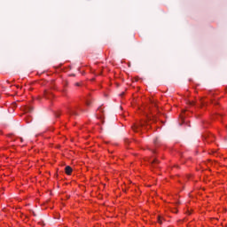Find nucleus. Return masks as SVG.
Here are the masks:
<instances>
[{
  "instance_id": "0eeeda50",
  "label": "nucleus",
  "mask_w": 227,
  "mask_h": 227,
  "mask_svg": "<svg viewBox=\"0 0 227 227\" xmlns=\"http://www.w3.org/2000/svg\"><path fill=\"white\" fill-rule=\"evenodd\" d=\"M158 222L160 223V224H162V217L158 216Z\"/></svg>"
},
{
  "instance_id": "f03ea898",
  "label": "nucleus",
  "mask_w": 227,
  "mask_h": 227,
  "mask_svg": "<svg viewBox=\"0 0 227 227\" xmlns=\"http://www.w3.org/2000/svg\"><path fill=\"white\" fill-rule=\"evenodd\" d=\"M72 171H73L72 167L67 166V167L65 168L66 175H72Z\"/></svg>"
},
{
  "instance_id": "7ed1b4c3",
  "label": "nucleus",
  "mask_w": 227,
  "mask_h": 227,
  "mask_svg": "<svg viewBox=\"0 0 227 227\" xmlns=\"http://www.w3.org/2000/svg\"><path fill=\"white\" fill-rule=\"evenodd\" d=\"M44 97H45V98H52V97H54V95H52V93H51V92H45L44 93Z\"/></svg>"
},
{
  "instance_id": "1a4fd4ad",
  "label": "nucleus",
  "mask_w": 227,
  "mask_h": 227,
  "mask_svg": "<svg viewBox=\"0 0 227 227\" xmlns=\"http://www.w3.org/2000/svg\"><path fill=\"white\" fill-rule=\"evenodd\" d=\"M190 106H194V102L189 101Z\"/></svg>"
},
{
  "instance_id": "39448f33",
  "label": "nucleus",
  "mask_w": 227,
  "mask_h": 227,
  "mask_svg": "<svg viewBox=\"0 0 227 227\" xmlns=\"http://www.w3.org/2000/svg\"><path fill=\"white\" fill-rule=\"evenodd\" d=\"M140 126H137V125H133L132 126V129L135 131V132H137V129H139Z\"/></svg>"
},
{
  "instance_id": "9b49d317",
  "label": "nucleus",
  "mask_w": 227,
  "mask_h": 227,
  "mask_svg": "<svg viewBox=\"0 0 227 227\" xmlns=\"http://www.w3.org/2000/svg\"><path fill=\"white\" fill-rule=\"evenodd\" d=\"M56 116H57V117L59 116V114H57Z\"/></svg>"
},
{
  "instance_id": "f257e3e1",
  "label": "nucleus",
  "mask_w": 227,
  "mask_h": 227,
  "mask_svg": "<svg viewBox=\"0 0 227 227\" xmlns=\"http://www.w3.org/2000/svg\"><path fill=\"white\" fill-rule=\"evenodd\" d=\"M67 114H69V116H79V114L74 110V108H68Z\"/></svg>"
},
{
  "instance_id": "9d476101",
  "label": "nucleus",
  "mask_w": 227,
  "mask_h": 227,
  "mask_svg": "<svg viewBox=\"0 0 227 227\" xmlns=\"http://www.w3.org/2000/svg\"><path fill=\"white\" fill-rule=\"evenodd\" d=\"M75 86H81V83L76 82V83H75Z\"/></svg>"
},
{
  "instance_id": "f8f14e48",
  "label": "nucleus",
  "mask_w": 227,
  "mask_h": 227,
  "mask_svg": "<svg viewBox=\"0 0 227 227\" xmlns=\"http://www.w3.org/2000/svg\"><path fill=\"white\" fill-rule=\"evenodd\" d=\"M154 143H157V138L154 140Z\"/></svg>"
},
{
  "instance_id": "423d86ee",
  "label": "nucleus",
  "mask_w": 227,
  "mask_h": 227,
  "mask_svg": "<svg viewBox=\"0 0 227 227\" xmlns=\"http://www.w3.org/2000/svg\"><path fill=\"white\" fill-rule=\"evenodd\" d=\"M27 113H33V107L29 106L27 108Z\"/></svg>"
},
{
  "instance_id": "ddd939ff",
  "label": "nucleus",
  "mask_w": 227,
  "mask_h": 227,
  "mask_svg": "<svg viewBox=\"0 0 227 227\" xmlns=\"http://www.w3.org/2000/svg\"><path fill=\"white\" fill-rule=\"evenodd\" d=\"M75 109H79V106H76Z\"/></svg>"
},
{
  "instance_id": "4468645a",
  "label": "nucleus",
  "mask_w": 227,
  "mask_h": 227,
  "mask_svg": "<svg viewBox=\"0 0 227 227\" xmlns=\"http://www.w3.org/2000/svg\"><path fill=\"white\" fill-rule=\"evenodd\" d=\"M20 141H23V139H22V138H20Z\"/></svg>"
},
{
  "instance_id": "6e6552de",
  "label": "nucleus",
  "mask_w": 227,
  "mask_h": 227,
  "mask_svg": "<svg viewBox=\"0 0 227 227\" xmlns=\"http://www.w3.org/2000/svg\"><path fill=\"white\" fill-rule=\"evenodd\" d=\"M86 106H87L88 107H90V106H91V101H87V102H86Z\"/></svg>"
},
{
  "instance_id": "20e7f679",
  "label": "nucleus",
  "mask_w": 227,
  "mask_h": 227,
  "mask_svg": "<svg viewBox=\"0 0 227 227\" xmlns=\"http://www.w3.org/2000/svg\"><path fill=\"white\" fill-rule=\"evenodd\" d=\"M151 164L153 166H155V164H159V160H157V159L153 160V161H151Z\"/></svg>"
}]
</instances>
